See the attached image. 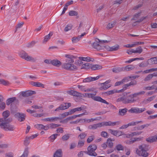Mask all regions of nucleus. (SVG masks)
Masks as SVG:
<instances>
[{"mask_svg":"<svg viewBox=\"0 0 157 157\" xmlns=\"http://www.w3.org/2000/svg\"><path fill=\"white\" fill-rule=\"evenodd\" d=\"M77 87L81 91L85 92L86 88L84 86H80L78 85H77Z\"/></svg>","mask_w":157,"mask_h":157,"instance_id":"54","label":"nucleus"},{"mask_svg":"<svg viewBox=\"0 0 157 157\" xmlns=\"http://www.w3.org/2000/svg\"><path fill=\"white\" fill-rule=\"evenodd\" d=\"M62 152L61 149L57 150L54 155V157H61L62 156Z\"/></svg>","mask_w":157,"mask_h":157,"instance_id":"26","label":"nucleus"},{"mask_svg":"<svg viewBox=\"0 0 157 157\" xmlns=\"http://www.w3.org/2000/svg\"><path fill=\"white\" fill-rule=\"evenodd\" d=\"M96 93L94 94L87 93L86 98H91L94 100L100 102H101L107 105L109 104V103L106 101L105 100L102 99L101 97L99 96H95Z\"/></svg>","mask_w":157,"mask_h":157,"instance_id":"3","label":"nucleus"},{"mask_svg":"<svg viewBox=\"0 0 157 157\" xmlns=\"http://www.w3.org/2000/svg\"><path fill=\"white\" fill-rule=\"evenodd\" d=\"M30 139L29 137H26L25 138L24 143V145L25 146H27L30 143Z\"/></svg>","mask_w":157,"mask_h":157,"instance_id":"41","label":"nucleus"},{"mask_svg":"<svg viewBox=\"0 0 157 157\" xmlns=\"http://www.w3.org/2000/svg\"><path fill=\"white\" fill-rule=\"evenodd\" d=\"M15 116L18 119L19 121L21 122L25 120V115L23 113H17L15 114Z\"/></svg>","mask_w":157,"mask_h":157,"instance_id":"12","label":"nucleus"},{"mask_svg":"<svg viewBox=\"0 0 157 157\" xmlns=\"http://www.w3.org/2000/svg\"><path fill=\"white\" fill-rule=\"evenodd\" d=\"M24 22H21L18 23L16 26V29L15 30V32H16L17 31V29L18 28H21L22 26L24 24Z\"/></svg>","mask_w":157,"mask_h":157,"instance_id":"51","label":"nucleus"},{"mask_svg":"<svg viewBox=\"0 0 157 157\" xmlns=\"http://www.w3.org/2000/svg\"><path fill=\"white\" fill-rule=\"evenodd\" d=\"M146 110V109L145 108H137V113H140Z\"/></svg>","mask_w":157,"mask_h":157,"instance_id":"49","label":"nucleus"},{"mask_svg":"<svg viewBox=\"0 0 157 157\" xmlns=\"http://www.w3.org/2000/svg\"><path fill=\"white\" fill-rule=\"evenodd\" d=\"M106 48L109 51H116L119 48V46L116 45L112 47L106 46Z\"/></svg>","mask_w":157,"mask_h":157,"instance_id":"18","label":"nucleus"},{"mask_svg":"<svg viewBox=\"0 0 157 157\" xmlns=\"http://www.w3.org/2000/svg\"><path fill=\"white\" fill-rule=\"evenodd\" d=\"M120 122L119 121L116 122H112L111 121H109L108 122H104L101 123V125L103 126H114L115 125H118L120 124Z\"/></svg>","mask_w":157,"mask_h":157,"instance_id":"9","label":"nucleus"},{"mask_svg":"<svg viewBox=\"0 0 157 157\" xmlns=\"http://www.w3.org/2000/svg\"><path fill=\"white\" fill-rule=\"evenodd\" d=\"M143 51V49L142 48L141 46H139L137 48L136 50L134 49V53H138L139 54L141 53Z\"/></svg>","mask_w":157,"mask_h":157,"instance_id":"40","label":"nucleus"},{"mask_svg":"<svg viewBox=\"0 0 157 157\" xmlns=\"http://www.w3.org/2000/svg\"><path fill=\"white\" fill-rule=\"evenodd\" d=\"M67 93L70 95L76 97H79L80 95V93L76 91L70 90L68 91Z\"/></svg>","mask_w":157,"mask_h":157,"instance_id":"20","label":"nucleus"},{"mask_svg":"<svg viewBox=\"0 0 157 157\" xmlns=\"http://www.w3.org/2000/svg\"><path fill=\"white\" fill-rule=\"evenodd\" d=\"M123 68H124V71H128L133 69L134 67L132 65H129L125 67H123Z\"/></svg>","mask_w":157,"mask_h":157,"instance_id":"29","label":"nucleus"},{"mask_svg":"<svg viewBox=\"0 0 157 157\" xmlns=\"http://www.w3.org/2000/svg\"><path fill=\"white\" fill-rule=\"evenodd\" d=\"M92 46L98 50L103 49L104 47L103 44L98 39H96L95 41L93 44Z\"/></svg>","mask_w":157,"mask_h":157,"instance_id":"8","label":"nucleus"},{"mask_svg":"<svg viewBox=\"0 0 157 157\" xmlns=\"http://www.w3.org/2000/svg\"><path fill=\"white\" fill-rule=\"evenodd\" d=\"M57 136L58 134H53L51 135L50 137L51 141L53 142L56 139Z\"/></svg>","mask_w":157,"mask_h":157,"instance_id":"57","label":"nucleus"},{"mask_svg":"<svg viewBox=\"0 0 157 157\" xmlns=\"http://www.w3.org/2000/svg\"><path fill=\"white\" fill-rule=\"evenodd\" d=\"M36 92L34 91L28 90L25 91H22L21 93L22 96L24 97H28L33 94H35Z\"/></svg>","mask_w":157,"mask_h":157,"instance_id":"11","label":"nucleus"},{"mask_svg":"<svg viewBox=\"0 0 157 157\" xmlns=\"http://www.w3.org/2000/svg\"><path fill=\"white\" fill-rule=\"evenodd\" d=\"M70 136L69 134H66L62 137V139L63 141L67 140L69 139Z\"/></svg>","mask_w":157,"mask_h":157,"instance_id":"43","label":"nucleus"},{"mask_svg":"<svg viewBox=\"0 0 157 157\" xmlns=\"http://www.w3.org/2000/svg\"><path fill=\"white\" fill-rule=\"evenodd\" d=\"M3 116L4 117V118H5L6 119L10 115V112L9 111H6L4 112L3 113Z\"/></svg>","mask_w":157,"mask_h":157,"instance_id":"44","label":"nucleus"},{"mask_svg":"<svg viewBox=\"0 0 157 157\" xmlns=\"http://www.w3.org/2000/svg\"><path fill=\"white\" fill-rule=\"evenodd\" d=\"M52 34V33H50L48 34L45 36L43 40V43H46L50 39Z\"/></svg>","mask_w":157,"mask_h":157,"instance_id":"27","label":"nucleus"},{"mask_svg":"<svg viewBox=\"0 0 157 157\" xmlns=\"http://www.w3.org/2000/svg\"><path fill=\"white\" fill-rule=\"evenodd\" d=\"M62 109L64 110L68 109L71 106V104L70 103H63L60 105Z\"/></svg>","mask_w":157,"mask_h":157,"instance_id":"21","label":"nucleus"},{"mask_svg":"<svg viewBox=\"0 0 157 157\" xmlns=\"http://www.w3.org/2000/svg\"><path fill=\"white\" fill-rule=\"evenodd\" d=\"M63 68L68 70L74 71L77 69V67L74 64L70 63H64L62 65Z\"/></svg>","mask_w":157,"mask_h":157,"instance_id":"7","label":"nucleus"},{"mask_svg":"<svg viewBox=\"0 0 157 157\" xmlns=\"http://www.w3.org/2000/svg\"><path fill=\"white\" fill-rule=\"evenodd\" d=\"M29 153V148L28 147H26L24 151L23 154L20 157H27Z\"/></svg>","mask_w":157,"mask_h":157,"instance_id":"32","label":"nucleus"},{"mask_svg":"<svg viewBox=\"0 0 157 157\" xmlns=\"http://www.w3.org/2000/svg\"><path fill=\"white\" fill-rule=\"evenodd\" d=\"M118 151L122 150H123V147L121 144H118L116 147Z\"/></svg>","mask_w":157,"mask_h":157,"instance_id":"63","label":"nucleus"},{"mask_svg":"<svg viewBox=\"0 0 157 157\" xmlns=\"http://www.w3.org/2000/svg\"><path fill=\"white\" fill-rule=\"evenodd\" d=\"M11 121L9 119H6L5 118L0 119V127L5 130L13 131L14 129V127L9 124Z\"/></svg>","mask_w":157,"mask_h":157,"instance_id":"2","label":"nucleus"},{"mask_svg":"<svg viewBox=\"0 0 157 157\" xmlns=\"http://www.w3.org/2000/svg\"><path fill=\"white\" fill-rule=\"evenodd\" d=\"M97 147L95 144L90 145L87 148V154L89 155L94 156H96L97 154L95 152L97 149Z\"/></svg>","mask_w":157,"mask_h":157,"instance_id":"6","label":"nucleus"},{"mask_svg":"<svg viewBox=\"0 0 157 157\" xmlns=\"http://www.w3.org/2000/svg\"><path fill=\"white\" fill-rule=\"evenodd\" d=\"M36 42L35 41H33L29 43L28 44V47H33L36 43Z\"/></svg>","mask_w":157,"mask_h":157,"instance_id":"62","label":"nucleus"},{"mask_svg":"<svg viewBox=\"0 0 157 157\" xmlns=\"http://www.w3.org/2000/svg\"><path fill=\"white\" fill-rule=\"evenodd\" d=\"M16 100L15 97H12L8 98L6 100V103L7 105H10L11 103Z\"/></svg>","mask_w":157,"mask_h":157,"instance_id":"31","label":"nucleus"},{"mask_svg":"<svg viewBox=\"0 0 157 157\" xmlns=\"http://www.w3.org/2000/svg\"><path fill=\"white\" fill-rule=\"evenodd\" d=\"M111 139L109 138L107 140V144L108 145L111 147L113 146V143Z\"/></svg>","mask_w":157,"mask_h":157,"instance_id":"47","label":"nucleus"},{"mask_svg":"<svg viewBox=\"0 0 157 157\" xmlns=\"http://www.w3.org/2000/svg\"><path fill=\"white\" fill-rule=\"evenodd\" d=\"M87 136V134L85 132L81 133L78 136V138L80 139H82L85 138Z\"/></svg>","mask_w":157,"mask_h":157,"instance_id":"46","label":"nucleus"},{"mask_svg":"<svg viewBox=\"0 0 157 157\" xmlns=\"http://www.w3.org/2000/svg\"><path fill=\"white\" fill-rule=\"evenodd\" d=\"M65 57L67 58L65 60L66 63H72L74 62L73 59L75 58L74 56L71 55L66 54Z\"/></svg>","mask_w":157,"mask_h":157,"instance_id":"13","label":"nucleus"},{"mask_svg":"<svg viewBox=\"0 0 157 157\" xmlns=\"http://www.w3.org/2000/svg\"><path fill=\"white\" fill-rule=\"evenodd\" d=\"M102 67L99 65H94L92 66L91 68L93 70H96L102 68Z\"/></svg>","mask_w":157,"mask_h":157,"instance_id":"38","label":"nucleus"},{"mask_svg":"<svg viewBox=\"0 0 157 157\" xmlns=\"http://www.w3.org/2000/svg\"><path fill=\"white\" fill-rule=\"evenodd\" d=\"M73 25L71 24L67 25L64 29V31L67 32L71 30L72 28Z\"/></svg>","mask_w":157,"mask_h":157,"instance_id":"37","label":"nucleus"},{"mask_svg":"<svg viewBox=\"0 0 157 157\" xmlns=\"http://www.w3.org/2000/svg\"><path fill=\"white\" fill-rule=\"evenodd\" d=\"M116 23L117 21H113L111 23H109L108 24L107 27L109 29L112 28L114 26Z\"/></svg>","mask_w":157,"mask_h":157,"instance_id":"36","label":"nucleus"},{"mask_svg":"<svg viewBox=\"0 0 157 157\" xmlns=\"http://www.w3.org/2000/svg\"><path fill=\"white\" fill-rule=\"evenodd\" d=\"M125 144L129 145L132 144L134 143L133 138H132L130 140H126L125 142Z\"/></svg>","mask_w":157,"mask_h":157,"instance_id":"59","label":"nucleus"},{"mask_svg":"<svg viewBox=\"0 0 157 157\" xmlns=\"http://www.w3.org/2000/svg\"><path fill=\"white\" fill-rule=\"evenodd\" d=\"M137 107L132 108L128 110V112L131 113H137Z\"/></svg>","mask_w":157,"mask_h":157,"instance_id":"48","label":"nucleus"},{"mask_svg":"<svg viewBox=\"0 0 157 157\" xmlns=\"http://www.w3.org/2000/svg\"><path fill=\"white\" fill-rule=\"evenodd\" d=\"M84 144V142L83 141H79L78 144V147H82Z\"/></svg>","mask_w":157,"mask_h":157,"instance_id":"61","label":"nucleus"},{"mask_svg":"<svg viewBox=\"0 0 157 157\" xmlns=\"http://www.w3.org/2000/svg\"><path fill=\"white\" fill-rule=\"evenodd\" d=\"M34 127L38 129L41 130L44 128V125L41 124H36L34 126Z\"/></svg>","mask_w":157,"mask_h":157,"instance_id":"50","label":"nucleus"},{"mask_svg":"<svg viewBox=\"0 0 157 157\" xmlns=\"http://www.w3.org/2000/svg\"><path fill=\"white\" fill-rule=\"evenodd\" d=\"M121 93V90H117L116 89H114L113 90H111L109 91H108L106 92V94L108 95H109L110 94H113L115 93Z\"/></svg>","mask_w":157,"mask_h":157,"instance_id":"33","label":"nucleus"},{"mask_svg":"<svg viewBox=\"0 0 157 157\" xmlns=\"http://www.w3.org/2000/svg\"><path fill=\"white\" fill-rule=\"evenodd\" d=\"M148 64L152 65L157 63V57L151 58L148 61Z\"/></svg>","mask_w":157,"mask_h":157,"instance_id":"19","label":"nucleus"},{"mask_svg":"<svg viewBox=\"0 0 157 157\" xmlns=\"http://www.w3.org/2000/svg\"><path fill=\"white\" fill-rule=\"evenodd\" d=\"M127 110V109L126 108L119 109V115L121 116H123L126 113Z\"/></svg>","mask_w":157,"mask_h":157,"instance_id":"28","label":"nucleus"},{"mask_svg":"<svg viewBox=\"0 0 157 157\" xmlns=\"http://www.w3.org/2000/svg\"><path fill=\"white\" fill-rule=\"evenodd\" d=\"M153 76V74H149L144 79V80L145 81L150 80L152 78Z\"/></svg>","mask_w":157,"mask_h":157,"instance_id":"45","label":"nucleus"},{"mask_svg":"<svg viewBox=\"0 0 157 157\" xmlns=\"http://www.w3.org/2000/svg\"><path fill=\"white\" fill-rule=\"evenodd\" d=\"M80 37H79L78 36L77 37H73L72 38V43H75L79 41L81 39Z\"/></svg>","mask_w":157,"mask_h":157,"instance_id":"35","label":"nucleus"},{"mask_svg":"<svg viewBox=\"0 0 157 157\" xmlns=\"http://www.w3.org/2000/svg\"><path fill=\"white\" fill-rule=\"evenodd\" d=\"M148 146L145 144H142L139 145L136 149V153L139 156L147 157L149 153L147 151L149 150Z\"/></svg>","mask_w":157,"mask_h":157,"instance_id":"1","label":"nucleus"},{"mask_svg":"<svg viewBox=\"0 0 157 157\" xmlns=\"http://www.w3.org/2000/svg\"><path fill=\"white\" fill-rule=\"evenodd\" d=\"M132 138L134 142V143L136 141H139L143 139V137L133 138Z\"/></svg>","mask_w":157,"mask_h":157,"instance_id":"60","label":"nucleus"},{"mask_svg":"<svg viewBox=\"0 0 157 157\" xmlns=\"http://www.w3.org/2000/svg\"><path fill=\"white\" fill-rule=\"evenodd\" d=\"M13 154L11 152L7 153L5 155V157H13Z\"/></svg>","mask_w":157,"mask_h":157,"instance_id":"64","label":"nucleus"},{"mask_svg":"<svg viewBox=\"0 0 157 157\" xmlns=\"http://www.w3.org/2000/svg\"><path fill=\"white\" fill-rule=\"evenodd\" d=\"M102 127L101 123H98L89 126L88 128L90 129H95L97 128Z\"/></svg>","mask_w":157,"mask_h":157,"instance_id":"17","label":"nucleus"},{"mask_svg":"<svg viewBox=\"0 0 157 157\" xmlns=\"http://www.w3.org/2000/svg\"><path fill=\"white\" fill-rule=\"evenodd\" d=\"M109 132L111 134L117 136H119L122 134V132L120 131L111 129H109Z\"/></svg>","mask_w":157,"mask_h":157,"instance_id":"15","label":"nucleus"},{"mask_svg":"<svg viewBox=\"0 0 157 157\" xmlns=\"http://www.w3.org/2000/svg\"><path fill=\"white\" fill-rule=\"evenodd\" d=\"M112 71L114 73H119L124 71V68L123 67H118L114 68L113 69Z\"/></svg>","mask_w":157,"mask_h":157,"instance_id":"23","label":"nucleus"},{"mask_svg":"<svg viewBox=\"0 0 157 157\" xmlns=\"http://www.w3.org/2000/svg\"><path fill=\"white\" fill-rule=\"evenodd\" d=\"M6 107V104L4 102H0V109H4Z\"/></svg>","mask_w":157,"mask_h":157,"instance_id":"58","label":"nucleus"},{"mask_svg":"<svg viewBox=\"0 0 157 157\" xmlns=\"http://www.w3.org/2000/svg\"><path fill=\"white\" fill-rule=\"evenodd\" d=\"M101 76L99 75L96 77H89L83 79L82 82H89L92 81H95L98 79Z\"/></svg>","mask_w":157,"mask_h":157,"instance_id":"10","label":"nucleus"},{"mask_svg":"<svg viewBox=\"0 0 157 157\" xmlns=\"http://www.w3.org/2000/svg\"><path fill=\"white\" fill-rule=\"evenodd\" d=\"M93 59L92 58H90V57H82L80 58V60H78V63L79 64H82L83 63V62L81 61H84L87 62H90V61H92Z\"/></svg>","mask_w":157,"mask_h":157,"instance_id":"14","label":"nucleus"},{"mask_svg":"<svg viewBox=\"0 0 157 157\" xmlns=\"http://www.w3.org/2000/svg\"><path fill=\"white\" fill-rule=\"evenodd\" d=\"M59 119V117H51L50 118H44L43 119V120L44 121L54 122L56 121H57Z\"/></svg>","mask_w":157,"mask_h":157,"instance_id":"22","label":"nucleus"},{"mask_svg":"<svg viewBox=\"0 0 157 157\" xmlns=\"http://www.w3.org/2000/svg\"><path fill=\"white\" fill-rule=\"evenodd\" d=\"M30 84L34 86L37 87H44V85L42 84L40 82H30Z\"/></svg>","mask_w":157,"mask_h":157,"instance_id":"24","label":"nucleus"},{"mask_svg":"<svg viewBox=\"0 0 157 157\" xmlns=\"http://www.w3.org/2000/svg\"><path fill=\"white\" fill-rule=\"evenodd\" d=\"M51 63L52 65L58 67L61 65V62L57 59L53 60L51 61Z\"/></svg>","mask_w":157,"mask_h":157,"instance_id":"25","label":"nucleus"},{"mask_svg":"<svg viewBox=\"0 0 157 157\" xmlns=\"http://www.w3.org/2000/svg\"><path fill=\"white\" fill-rule=\"evenodd\" d=\"M60 124H56L53 123L50 124H48V127L50 128H54L56 127L60 126Z\"/></svg>","mask_w":157,"mask_h":157,"instance_id":"42","label":"nucleus"},{"mask_svg":"<svg viewBox=\"0 0 157 157\" xmlns=\"http://www.w3.org/2000/svg\"><path fill=\"white\" fill-rule=\"evenodd\" d=\"M155 88V85H153L151 86H145L144 87V89L146 90H151L154 89Z\"/></svg>","mask_w":157,"mask_h":157,"instance_id":"39","label":"nucleus"},{"mask_svg":"<svg viewBox=\"0 0 157 157\" xmlns=\"http://www.w3.org/2000/svg\"><path fill=\"white\" fill-rule=\"evenodd\" d=\"M146 141L148 142H152L157 141V136H155L153 137L147 138Z\"/></svg>","mask_w":157,"mask_h":157,"instance_id":"30","label":"nucleus"},{"mask_svg":"<svg viewBox=\"0 0 157 157\" xmlns=\"http://www.w3.org/2000/svg\"><path fill=\"white\" fill-rule=\"evenodd\" d=\"M136 125V122L135 121H132L128 124H124L120 128V129H125L128 128V127L129 126H135Z\"/></svg>","mask_w":157,"mask_h":157,"instance_id":"16","label":"nucleus"},{"mask_svg":"<svg viewBox=\"0 0 157 157\" xmlns=\"http://www.w3.org/2000/svg\"><path fill=\"white\" fill-rule=\"evenodd\" d=\"M117 102L122 101L124 104L132 103L134 102L135 100L133 98L130 97V95L127 97L124 96L118 98L117 100Z\"/></svg>","mask_w":157,"mask_h":157,"instance_id":"4","label":"nucleus"},{"mask_svg":"<svg viewBox=\"0 0 157 157\" xmlns=\"http://www.w3.org/2000/svg\"><path fill=\"white\" fill-rule=\"evenodd\" d=\"M155 71H157V68H151L149 69L145 70L143 72V73H147Z\"/></svg>","mask_w":157,"mask_h":157,"instance_id":"34","label":"nucleus"},{"mask_svg":"<svg viewBox=\"0 0 157 157\" xmlns=\"http://www.w3.org/2000/svg\"><path fill=\"white\" fill-rule=\"evenodd\" d=\"M19 55L21 57L27 61L33 62L36 61V58L29 56L27 53L24 51L21 52Z\"/></svg>","mask_w":157,"mask_h":157,"instance_id":"5","label":"nucleus"},{"mask_svg":"<svg viewBox=\"0 0 157 157\" xmlns=\"http://www.w3.org/2000/svg\"><path fill=\"white\" fill-rule=\"evenodd\" d=\"M83 114H80L78 115H75L73 116L68 117L70 120H72L73 119H74L78 117H79L81 116Z\"/></svg>","mask_w":157,"mask_h":157,"instance_id":"53","label":"nucleus"},{"mask_svg":"<svg viewBox=\"0 0 157 157\" xmlns=\"http://www.w3.org/2000/svg\"><path fill=\"white\" fill-rule=\"evenodd\" d=\"M94 136L93 135L89 136L87 140V142L88 143H90L94 140Z\"/></svg>","mask_w":157,"mask_h":157,"instance_id":"52","label":"nucleus"},{"mask_svg":"<svg viewBox=\"0 0 157 157\" xmlns=\"http://www.w3.org/2000/svg\"><path fill=\"white\" fill-rule=\"evenodd\" d=\"M69 14L70 16H76L77 15V13L74 10H71L69 12Z\"/></svg>","mask_w":157,"mask_h":157,"instance_id":"55","label":"nucleus"},{"mask_svg":"<svg viewBox=\"0 0 157 157\" xmlns=\"http://www.w3.org/2000/svg\"><path fill=\"white\" fill-rule=\"evenodd\" d=\"M142 133V132H131L132 136H136Z\"/></svg>","mask_w":157,"mask_h":157,"instance_id":"56","label":"nucleus"}]
</instances>
